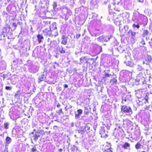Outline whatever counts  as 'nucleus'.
Instances as JSON below:
<instances>
[{
	"label": "nucleus",
	"instance_id": "obj_1",
	"mask_svg": "<svg viewBox=\"0 0 152 152\" xmlns=\"http://www.w3.org/2000/svg\"><path fill=\"white\" fill-rule=\"evenodd\" d=\"M132 20L134 23L138 22H147V18L145 16L142 14L137 11H135L133 12Z\"/></svg>",
	"mask_w": 152,
	"mask_h": 152
},
{
	"label": "nucleus",
	"instance_id": "obj_2",
	"mask_svg": "<svg viewBox=\"0 0 152 152\" xmlns=\"http://www.w3.org/2000/svg\"><path fill=\"white\" fill-rule=\"evenodd\" d=\"M121 112L130 116L133 114V111L131 107L126 105H123L121 106Z\"/></svg>",
	"mask_w": 152,
	"mask_h": 152
},
{
	"label": "nucleus",
	"instance_id": "obj_3",
	"mask_svg": "<svg viewBox=\"0 0 152 152\" xmlns=\"http://www.w3.org/2000/svg\"><path fill=\"white\" fill-rule=\"evenodd\" d=\"M129 78L128 72L126 71L123 72H121L119 80L121 82L124 83L128 81Z\"/></svg>",
	"mask_w": 152,
	"mask_h": 152
},
{
	"label": "nucleus",
	"instance_id": "obj_4",
	"mask_svg": "<svg viewBox=\"0 0 152 152\" xmlns=\"http://www.w3.org/2000/svg\"><path fill=\"white\" fill-rule=\"evenodd\" d=\"M29 71L31 73H36L38 71L39 67L33 64H28Z\"/></svg>",
	"mask_w": 152,
	"mask_h": 152
},
{
	"label": "nucleus",
	"instance_id": "obj_5",
	"mask_svg": "<svg viewBox=\"0 0 152 152\" xmlns=\"http://www.w3.org/2000/svg\"><path fill=\"white\" fill-rule=\"evenodd\" d=\"M146 94V91L144 89L137 90L135 94L136 96L139 99L144 97Z\"/></svg>",
	"mask_w": 152,
	"mask_h": 152
},
{
	"label": "nucleus",
	"instance_id": "obj_6",
	"mask_svg": "<svg viewBox=\"0 0 152 152\" xmlns=\"http://www.w3.org/2000/svg\"><path fill=\"white\" fill-rule=\"evenodd\" d=\"M112 37V36L102 35L98 38L97 40L100 42L104 43L108 41Z\"/></svg>",
	"mask_w": 152,
	"mask_h": 152
},
{
	"label": "nucleus",
	"instance_id": "obj_7",
	"mask_svg": "<svg viewBox=\"0 0 152 152\" xmlns=\"http://www.w3.org/2000/svg\"><path fill=\"white\" fill-rule=\"evenodd\" d=\"M92 46L94 49V53L95 55L98 54L102 52V49L101 46L95 44H93Z\"/></svg>",
	"mask_w": 152,
	"mask_h": 152
},
{
	"label": "nucleus",
	"instance_id": "obj_8",
	"mask_svg": "<svg viewBox=\"0 0 152 152\" xmlns=\"http://www.w3.org/2000/svg\"><path fill=\"white\" fill-rule=\"evenodd\" d=\"M16 9L15 7L12 4H9L6 8L7 11L11 14H13Z\"/></svg>",
	"mask_w": 152,
	"mask_h": 152
},
{
	"label": "nucleus",
	"instance_id": "obj_9",
	"mask_svg": "<svg viewBox=\"0 0 152 152\" xmlns=\"http://www.w3.org/2000/svg\"><path fill=\"white\" fill-rule=\"evenodd\" d=\"M90 33L92 37H96L99 36L100 34L99 30L97 29H93L90 32Z\"/></svg>",
	"mask_w": 152,
	"mask_h": 152
},
{
	"label": "nucleus",
	"instance_id": "obj_10",
	"mask_svg": "<svg viewBox=\"0 0 152 152\" xmlns=\"http://www.w3.org/2000/svg\"><path fill=\"white\" fill-rule=\"evenodd\" d=\"M144 24L143 22H138L136 23H134L132 25L133 28L136 30L139 29L140 27V25Z\"/></svg>",
	"mask_w": 152,
	"mask_h": 152
},
{
	"label": "nucleus",
	"instance_id": "obj_11",
	"mask_svg": "<svg viewBox=\"0 0 152 152\" xmlns=\"http://www.w3.org/2000/svg\"><path fill=\"white\" fill-rule=\"evenodd\" d=\"M152 58L150 56L147 55L145 58V61H143V64H146L147 65H148L149 63L151 62Z\"/></svg>",
	"mask_w": 152,
	"mask_h": 152
},
{
	"label": "nucleus",
	"instance_id": "obj_12",
	"mask_svg": "<svg viewBox=\"0 0 152 152\" xmlns=\"http://www.w3.org/2000/svg\"><path fill=\"white\" fill-rule=\"evenodd\" d=\"M46 72H43L41 73V74L39 76V79L40 80L39 82L45 80L46 77Z\"/></svg>",
	"mask_w": 152,
	"mask_h": 152
},
{
	"label": "nucleus",
	"instance_id": "obj_13",
	"mask_svg": "<svg viewBox=\"0 0 152 152\" xmlns=\"http://www.w3.org/2000/svg\"><path fill=\"white\" fill-rule=\"evenodd\" d=\"M0 65L1 69L2 70L5 69L6 68V64L4 60H2L0 62Z\"/></svg>",
	"mask_w": 152,
	"mask_h": 152
},
{
	"label": "nucleus",
	"instance_id": "obj_14",
	"mask_svg": "<svg viewBox=\"0 0 152 152\" xmlns=\"http://www.w3.org/2000/svg\"><path fill=\"white\" fill-rule=\"evenodd\" d=\"M43 32L44 33L45 35L46 36H49L50 37L52 35V31L50 29V30H48L47 29H45L43 31Z\"/></svg>",
	"mask_w": 152,
	"mask_h": 152
},
{
	"label": "nucleus",
	"instance_id": "obj_15",
	"mask_svg": "<svg viewBox=\"0 0 152 152\" xmlns=\"http://www.w3.org/2000/svg\"><path fill=\"white\" fill-rule=\"evenodd\" d=\"M37 41L39 43H40L44 39V37L42 35L40 34H38L37 36Z\"/></svg>",
	"mask_w": 152,
	"mask_h": 152
},
{
	"label": "nucleus",
	"instance_id": "obj_16",
	"mask_svg": "<svg viewBox=\"0 0 152 152\" xmlns=\"http://www.w3.org/2000/svg\"><path fill=\"white\" fill-rule=\"evenodd\" d=\"M67 42V37L65 35H63L62 37V41L61 42V43L64 45H66Z\"/></svg>",
	"mask_w": 152,
	"mask_h": 152
},
{
	"label": "nucleus",
	"instance_id": "obj_17",
	"mask_svg": "<svg viewBox=\"0 0 152 152\" xmlns=\"http://www.w3.org/2000/svg\"><path fill=\"white\" fill-rule=\"evenodd\" d=\"M129 34H130L132 38L134 40L135 39V35L136 33L133 31L131 30H129L128 32Z\"/></svg>",
	"mask_w": 152,
	"mask_h": 152
},
{
	"label": "nucleus",
	"instance_id": "obj_18",
	"mask_svg": "<svg viewBox=\"0 0 152 152\" xmlns=\"http://www.w3.org/2000/svg\"><path fill=\"white\" fill-rule=\"evenodd\" d=\"M91 5L95 6L98 4L101 0H90Z\"/></svg>",
	"mask_w": 152,
	"mask_h": 152
},
{
	"label": "nucleus",
	"instance_id": "obj_19",
	"mask_svg": "<svg viewBox=\"0 0 152 152\" xmlns=\"http://www.w3.org/2000/svg\"><path fill=\"white\" fill-rule=\"evenodd\" d=\"M80 63L82 64L83 63H86L87 61L88 60L86 56L82 57L80 58Z\"/></svg>",
	"mask_w": 152,
	"mask_h": 152
},
{
	"label": "nucleus",
	"instance_id": "obj_20",
	"mask_svg": "<svg viewBox=\"0 0 152 152\" xmlns=\"http://www.w3.org/2000/svg\"><path fill=\"white\" fill-rule=\"evenodd\" d=\"M20 95L21 93L20 92V91H17L14 95L15 98L17 99H20Z\"/></svg>",
	"mask_w": 152,
	"mask_h": 152
},
{
	"label": "nucleus",
	"instance_id": "obj_21",
	"mask_svg": "<svg viewBox=\"0 0 152 152\" xmlns=\"http://www.w3.org/2000/svg\"><path fill=\"white\" fill-rule=\"evenodd\" d=\"M145 95V97L143 99H144V100H145V101H144V103L145 104H148L149 102L148 100L149 99V97L148 96L149 94L148 93H147V92L146 91V94Z\"/></svg>",
	"mask_w": 152,
	"mask_h": 152
},
{
	"label": "nucleus",
	"instance_id": "obj_22",
	"mask_svg": "<svg viewBox=\"0 0 152 152\" xmlns=\"http://www.w3.org/2000/svg\"><path fill=\"white\" fill-rule=\"evenodd\" d=\"M10 30V28L9 27H4L3 28L2 32L3 34H5L4 35H6V33L9 32Z\"/></svg>",
	"mask_w": 152,
	"mask_h": 152
},
{
	"label": "nucleus",
	"instance_id": "obj_23",
	"mask_svg": "<svg viewBox=\"0 0 152 152\" xmlns=\"http://www.w3.org/2000/svg\"><path fill=\"white\" fill-rule=\"evenodd\" d=\"M144 101V99H138L137 101V102L139 106H142L143 104L144 103V102L143 101Z\"/></svg>",
	"mask_w": 152,
	"mask_h": 152
},
{
	"label": "nucleus",
	"instance_id": "obj_24",
	"mask_svg": "<svg viewBox=\"0 0 152 152\" xmlns=\"http://www.w3.org/2000/svg\"><path fill=\"white\" fill-rule=\"evenodd\" d=\"M130 147V144L128 142H125L122 146V147L124 149H127L128 148Z\"/></svg>",
	"mask_w": 152,
	"mask_h": 152
},
{
	"label": "nucleus",
	"instance_id": "obj_25",
	"mask_svg": "<svg viewBox=\"0 0 152 152\" xmlns=\"http://www.w3.org/2000/svg\"><path fill=\"white\" fill-rule=\"evenodd\" d=\"M77 150V148L75 145H73L71 148V152H76Z\"/></svg>",
	"mask_w": 152,
	"mask_h": 152
},
{
	"label": "nucleus",
	"instance_id": "obj_26",
	"mask_svg": "<svg viewBox=\"0 0 152 152\" xmlns=\"http://www.w3.org/2000/svg\"><path fill=\"white\" fill-rule=\"evenodd\" d=\"M149 33V32L147 30H144L142 36L143 37H147L148 34Z\"/></svg>",
	"mask_w": 152,
	"mask_h": 152
},
{
	"label": "nucleus",
	"instance_id": "obj_27",
	"mask_svg": "<svg viewBox=\"0 0 152 152\" xmlns=\"http://www.w3.org/2000/svg\"><path fill=\"white\" fill-rule=\"evenodd\" d=\"M117 82V80L115 78H113L111 80L110 82V85L111 86L116 85Z\"/></svg>",
	"mask_w": 152,
	"mask_h": 152
},
{
	"label": "nucleus",
	"instance_id": "obj_28",
	"mask_svg": "<svg viewBox=\"0 0 152 152\" xmlns=\"http://www.w3.org/2000/svg\"><path fill=\"white\" fill-rule=\"evenodd\" d=\"M59 50L61 53L64 54L66 53L65 49L62 46H61L60 47H59Z\"/></svg>",
	"mask_w": 152,
	"mask_h": 152
},
{
	"label": "nucleus",
	"instance_id": "obj_29",
	"mask_svg": "<svg viewBox=\"0 0 152 152\" xmlns=\"http://www.w3.org/2000/svg\"><path fill=\"white\" fill-rule=\"evenodd\" d=\"M104 75V77H103V79L104 81H105V79L109 77L110 76H111V75L110 74H109L107 72H105Z\"/></svg>",
	"mask_w": 152,
	"mask_h": 152
},
{
	"label": "nucleus",
	"instance_id": "obj_30",
	"mask_svg": "<svg viewBox=\"0 0 152 152\" xmlns=\"http://www.w3.org/2000/svg\"><path fill=\"white\" fill-rule=\"evenodd\" d=\"M126 64L127 66L130 67L134 65V63L131 61H128L126 62Z\"/></svg>",
	"mask_w": 152,
	"mask_h": 152
},
{
	"label": "nucleus",
	"instance_id": "obj_31",
	"mask_svg": "<svg viewBox=\"0 0 152 152\" xmlns=\"http://www.w3.org/2000/svg\"><path fill=\"white\" fill-rule=\"evenodd\" d=\"M12 141L11 138L9 137H7L6 139V144H9Z\"/></svg>",
	"mask_w": 152,
	"mask_h": 152
},
{
	"label": "nucleus",
	"instance_id": "obj_32",
	"mask_svg": "<svg viewBox=\"0 0 152 152\" xmlns=\"http://www.w3.org/2000/svg\"><path fill=\"white\" fill-rule=\"evenodd\" d=\"M141 145L140 143L138 142L135 145V148L136 149H138L140 148Z\"/></svg>",
	"mask_w": 152,
	"mask_h": 152
},
{
	"label": "nucleus",
	"instance_id": "obj_33",
	"mask_svg": "<svg viewBox=\"0 0 152 152\" xmlns=\"http://www.w3.org/2000/svg\"><path fill=\"white\" fill-rule=\"evenodd\" d=\"M136 68L138 71H141L142 69V66L139 65H137L136 66Z\"/></svg>",
	"mask_w": 152,
	"mask_h": 152
},
{
	"label": "nucleus",
	"instance_id": "obj_34",
	"mask_svg": "<svg viewBox=\"0 0 152 152\" xmlns=\"http://www.w3.org/2000/svg\"><path fill=\"white\" fill-rule=\"evenodd\" d=\"M111 148H109L104 149L103 152H113L111 150Z\"/></svg>",
	"mask_w": 152,
	"mask_h": 152
},
{
	"label": "nucleus",
	"instance_id": "obj_35",
	"mask_svg": "<svg viewBox=\"0 0 152 152\" xmlns=\"http://www.w3.org/2000/svg\"><path fill=\"white\" fill-rule=\"evenodd\" d=\"M57 113L58 115H60L61 114H64V112L62 111V109L61 108L58 110Z\"/></svg>",
	"mask_w": 152,
	"mask_h": 152
},
{
	"label": "nucleus",
	"instance_id": "obj_36",
	"mask_svg": "<svg viewBox=\"0 0 152 152\" xmlns=\"http://www.w3.org/2000/svg\"><path fill=\"white\" fill-rule=\"evenodd\" d=\"M140 81V80L139 79L137 78L135 80V84L136 86L140 84L139 83Z\"/></svg>",
	"mask_w": 152,
	"mask_h": 152
},
{
	"label": "nucleus",
	"instance_id": "obj_37",
	"mask_svg": "<svg viewBox=\"0 0 152 152\" xmlns=\"http://www.w3.org/2000/svg\"><path fill=\"white\" fill-rule=\"evenodd\" d=\"M37 151V149L35 146H34L31 149V152H36Z\"/></svg>",
	"mask_w": 152,
	"mask_h": 152
},
{
	"label": "nucleus",
	"instance_id": "obj_38",
	"mask_svg": "<svg viewBox=\"0 0 152 152\" xmlns=\"http://www.w3.org/2000/svg\"><path fill=\"white\" fill-rule=\"evenodd\" d=\"M39 137L40 136L39 135L35 134L34 136V140L35 141L37 140L38 138H39Z\"/></svg>",
	"mask_w": 152,
	"mask_h": 152
},
{
	"label": "nucleus",
	"instance_id": "obj_39",
	"mask_svg": "<svg viewBox=\"0 0 152 152\" xmlns=\"http://www.w3.org/2000/svg\"><path fill=\"white\" fill-rule=\"evenodd\" d=\"M4 125L5 129H8L9 124L7 123H5L4 124Z\"/></svg>",
	"mask_w": 152,
	"mask_h": 152
},
{
	"label": "nucleus",
	"instance_id": "obj_40",
	"mask_svg": "<svg viewBox=\"0 0 152 152\" xmlns=\"http://www.w3.org/2000/svg\"><path fill=\"white\" fill-rule=\"evenodd\" d=\"M53 6L54 8H56L57 7V4L56 2H54L53 4Z\"/></svg>",
	"mask_w": 152,
	"mask_h": 152
},
{
	"label": "nucleus",
	"instance_id": "obj_41",
	"mask_svg": "<svg viewBox=\"0 0 152 152\" xmlns=\"http://www.w3.org/2000/svg\"><path fill=\"white\" fill-rule=\"evenodd\" d=\"M97 16V15L95 13H92V17L94 19L96 18Z\"/></svg>",
	"mask_w": 152,
	"mask_h": 152
},
{
	"label": "nucleus",
	"instance_id": "obj_42",
	"mask_svg": "<svg viewBox=\"0 0 152 152\" xmlns=\"http://www.w3.org/2000/svg\"><path fill=\"white\" fill-rule=\"evenodd\" d=\"M77 112L78 113V114L80 115H81L82 113V110L80 109L78 110H77Z\"/></svg>",
	"mask_w": 152,
	"mask_h": 152
},
{
	"label": "nucleus",
	"instance_id": "obj_43",
	"mask_svg": "<svg viewBox=\"0 0 152 152\" xmlns=\"http://www.w3.org/2000/svg\"><path fill=\"white\" fill-rule=\"evenodd\" d=\"M148 87L150 89V93L152 94V86H148Z\"/></svg>",
	"mask_w": 152,
	"mask_h": 152
},
{
	"label": "nucleus",
	"instance_id": "obj_44",
	"mask_svg": "<svg viewBox=\"0 0 152 152\" xmlns=\"http://www.w3.org/2000/svg\"><path fill=\"white\" fill-rule=\"evenodd\" d=\"M12 89V88L10 86H6L5 87V89L7 90H10Z\"/></svg>",
	"mask_w": 152,
	"mask_h": 152
},
{
	"label": "nucleus",
	"instance_id": "obj_45",
	"mask_svg": "<svg viewBox=\"0 0 152 152\" xmlns=\"http://www.w3.org/2000/svg\"><path fill=\"white\" fill-rule=\"evenodd\" d=\"M44 1L45 2L46 5V6H48L49 4V1H48V0H45Z\"/></svg>",
	"mask_w": 152,
	"mask_h": 152
},
{
	"label": "nucleus",
	"instance_id": "obj_46",
	"mask_svg": "<svg viewBox=\"0 0 152 152\" xmlns=\"http://www.w3.org/2000/svg\"><path fill=\"white\" fill-rule=\"evenodd\" d=\"M140 42L143 45H145V43L143 39H142V40Z\"/></svg>",
	"mask_w": 152,
	"mask_h": 152
},
{
	"label": "nucleus",
	"instance_id": "obj_47",
	"mask_svg": "<svg viewBox=\"0 0 152 152\" xmlns=\"http://www.w3.org/2000/svg\"><path fill=\"white\" fill-rule=\"evenodd\" d=\"M12 25L15 28H16L17 26V24L15 23H13L12 24Z\"/></svg>",
	"mask_w": 152,
	"mask_h": 152
},
{
	"label": "nucleus",
	"instance_id": "obj_48",
	"mask_svg": "<svg viewBox=\"0 0 152 152\" xmlns=\"http://www.w3.org/2000/svg\"><path fill=\"white\" fill-rule=\"evenodd\" d=\"M80 36V34H78L76 35V38H78Z\"/></svg>",
	"mask_w": 152,
	"mask_h": 152
},
{
	"label": "nucleus",
	"instance_id": "obj_49",
	"mask_svg": "<svg viewBox=\"0 0 152 152\" xmlns=\"http://www.w3.org/2000/svg\"><path fill=\"white\" fill-rule=\"evenodd\" d=\"M80 115L78 114H75V118H78L79 117Z\"/></svg>",
	"mask_w": 152,
	"mask_h": 152
},
{
	"label": "nucleus",
	"instance_id": "obj_50",
	"mask_svg": "<svg viewBox=\"0 0 152 152\" xmlns=\"http://www.w3.org/2000/svg\"><path fill=\"white\" fill-rule=\"evenodd\" d=\"M3 75L4 79H5L7 77V75L6 74H3Z\"/></svg>",
	"mask_w": 152,
	"mask_h": 152
},
{
	"label": "nucleus",
	"instance_id": "obj_51",
	"mask_svg": "<svg viewBox=\"0 0 152 152\" xmlns=\"http://www.w3.org/2000/svg\"><path fill=\"white\" fill-rule=\"evenodd\" d=\"M7 3L6 2L5 3V4H7V3H9L10 2H11V1L10 0H7Z\"/></svg>",
	"mask_w": 152,
	"mask_h": 152
},
{
	"label": "nucleus",
	"instance_id": "obj_52",
	"mask_svg": "<svg viewBox=\"0 0 152 152\" xmlns=\"http://www.w3.org/2000/svg\"><path fill=\"white\" fill-rule=\"evenodd\" d=\"M118 67V66L117 65H116L113 68H114L115 69H117Z\"/></svg>",
	"mask_w": 152,
	"mask_h": 152
},
{
	"label": "nucleus",
	"instance_id": "obj_53",
	"mask_svg": "<svg viewBox=\"0 0 152 152\" xmlns=\"http://www.w3.org/2000/svg\"><path fill=\"white\" fill-rule=\"evenodd\" d=\"M64 9H65L67 10H68V7H66V6H65L64 7Z\"/></svg>",
	"mask_w": 152,
	"mask_h": 152
},
{
	"label": "nucleus",
	"instance_id": "obj_54",
	"mask_svg": "<svg viewBox=\"0 0 152 152\" xmlns=\"http://www.w3.org/2000/svg\"><path fill=\"white\" fill-rule=\"evenodd\" d=\"M60 106H61V105L59 103H58L57 105V107H60Z\"/></svg>",
	"mask_w": 152,
	"mask_h": 152
},
{
	"label": "nucleus",
	"instance_id": "obj_55",
	"mask_svg": "<svg viewBox=\"0 0 152 152\" xmlns=\"http://www.w3.org/2000/svg\"><path fill=\"white\" fill-rule=\"evenodd\" d=\"M58 33L57 32H56L55 33V34L54 35V36L56 37V36H57L58 35Z\"/></svg>",
	"mask_w": 152,
	"mask_h": 152
},
{
	"label": "nucleus",
	"instance_id": "obj_56",
	"mask_svg": "<svg viewBox=\"0 0 152 152\" xmlns=\"http://www.w3.org/2000/svg\"><path fill=\"white\" fill-rule=\"evenodd\" d=\"M58 151H59V152H61L62 151V149H61V148H60V149H58Z\"/></svg>",
	"mask_w": 152,
	"mask_h": 152
},
{
	"label": "nucleus",
	"instance_id": "obj_57",
	"mask_svg": "<svg viewBox=\"0 0 152 152\" xmlns=\"http://www.w3.org/2000/svg\"><path fill=\"white\" fill-rule=\"evenodd\" d=\"M3 15H5V14H7V13H6V12H5V11H4L3 12Z\"/></svg>",
	"mask_w": 152,
	"mask_h": 152
},
{
	"label": "nucleus",
	"instance_id": "obj_58",
	"mask_svg": "<svg viewBox=\"0 0 152 152\" xmlns=\"http://www.w3.org/2000/svg\"><path fill=\"white\" fill-rule=\"evenodd\" d=\"M55 127L57 128V126H53V128L54 129H55Z\"/></svg>",
	"mask_w": 152,
	"mask_h": 152
},
{
	"label": "nucleus",
	"instance_id": "obj_59",
	"mask_svg": "<svg viewBox=\"0 0 152 152\" xmlns=\"http://www.w3.org/2000/svg\"><path fill=\"white\" fill-rule=\"evenodd\" d=\"M1 49H0V56L1 55Z\"/></svg>",
	"mask_w": 152,
	"mask_h": 152
},
{
	"label": "nucleus",
	"instance_id": "obj_60",
	"mask_svg": "<svg viewBox=\"0 0 152 152\" xmlns=\"http://www.w3.org/2000/svg\"><path fill=\"white\" fill-rule=\"evenodd\" d=\"M50 39V38H48V40H47L48 42H49Z\"/></svg>",
	"mask_w": 152,
	"mask_h": 152
},
{
	"label": "nucleus",
	"instance_id": "obj_61",
	"mask_svg": "<svg viewBox=\"0 0 152 152\" xmlns=\"http://www.w3.org/2000/svg\"><path fill=\"white\" fill-rule=\"evenodd\" d=\"M75 69V71H77V69H76L75 68V69Z\"/></svg>",
	"mask_w": 152,
	"mask_h": 152
},
{
	"label": "nucleus",
	"instance_id": "obj_62",
	"mask_svg": "<svg viewBox=\"0 0 152 152\" xmlns=\"http://www.w3.org/2000/svg\"><path fill=\"white\" fill-rule=\"evenodd\" d=\"M68 86H65V88H67Z\"/></svg>",
	"mask_w": 152,
	"mask_h": 152
},
{
	"label": "nucleus",
	"instance_id": "obj_63",
	"mask_svg": "<svg viewBox=\"0 0 152 152\" xmlns=\"http://www.w3.org/2000/svg\"><path fill=\"white\" fill-rule=\"evenodd\" d=\"M64 86H68V85L66 84H64Z\"/></svg>",
	"mask_w": 152,
	"mask_h": 152
},
{
	"label": "nucleus",
	"instance_id": "obj_64",
	"mask_svg": "<svg viewBox=\"0 0 152 152\" xmlns=\"http://www.w3.org/2000/svg\"><path fill=\"white\" fill-rule=\"evenodd\" d=\"M132 86H134V84H130Z\"/></svg>",
	"mask_w": 152,
	"mask_h": 152
}]
</instances>
